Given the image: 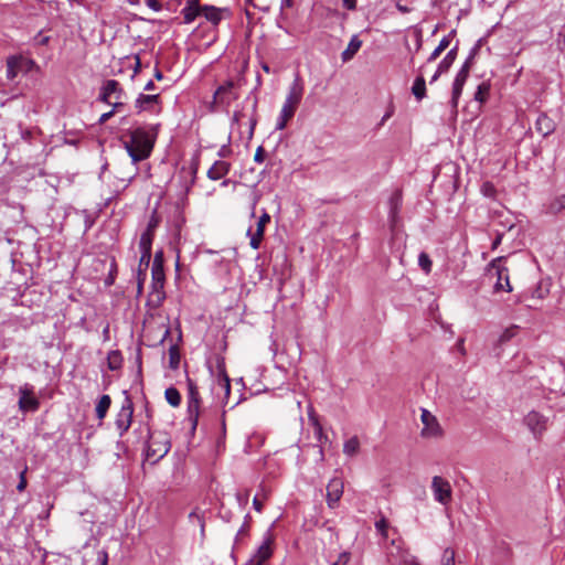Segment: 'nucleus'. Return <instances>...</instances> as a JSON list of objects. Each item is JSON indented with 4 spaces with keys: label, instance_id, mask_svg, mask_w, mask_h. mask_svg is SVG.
Returning a JSON list of instances; mask_svg holds the SVG:
<instances>
[{
    "label": "nucleus",
    "instance_id": "9",
    "mask_svg": "<svg viewBox=\"0 0 565 565\" xmlns=\"http://www.w3.org/2000/svg\"><path fill=\"white\" fill-rule=\"evenodd\" d=\"M235 83L227 81L223 85L218 86L213 95V103L228 107L234 100L238 98V93L235 89Z\"/></svg>",
    "mask_w": 565,
    "mask_h": 565
},
{
    "label": "nucleus",
    "instance_id": "23",
    "mask_svg": "<svg viewBox=\"0 0 565 565\" xmlns=\"http://www.w3.org/2000/svg\"><path fill=\"white\" fill-rule=\"evenodd\" d=\"M159 125L152 126L148 130H143V159L149 157L158 134Z\"/></svg>",
    "mask_w": 565,
    "mask_h": 565
},
{
    "label": "nucleus",
    "instance_id": "52",
    "mask_svg": "<svg viewBox=\"0 0 565 565\" xmlns=\"http://www.w3.org/2000/svg\"><path fill=\"white\" fill-rule=\"evenodd\" d=\"M443 53V51L438 47H436L431 54L428 56L427 58V63H431L434 62L435 60H437L439 57V55Z\"/></svg>",
    "mask_w": 565,
    "mask_h": 565
},
{
    "label": "nucleus",
    "instance_id": "5",
    "mask_svg": "<svg viewBox=\"0 0 565 565\" xmlns=\"http://www.w3.org/2000/svg\"><path fill=\"white\" fill-rule=\"evenodd\" d=\"M431 491L435 501L438 503L443 505H448L450 503L452 499V488L447 479L440 476L433 477Z\"/></svg>",
    "mask_w": 565,
    "mask_h": 565
},
{
    "label": "nucleus",
    "instance_id": "33",
    "mask_svg": "<svg viewBox=\"0 0 565 565\" xmlns=\"http://www.w3.org/2000/svg\"><path fill=\"white\" fill-rule=\"evenodd\" d=\"M164 396H166L167 402L173 407H178L181 403V395H180L179 391L173 386L168 387L166 390Z\"/></svg>",
    "mask_w": 565,
    "mask_h": 565
},
{
    "label": "nucleus",
    "instance_id": "47",
    "mask_svg": "<svg viewBox=\"0 0 565 565\" xmlns=\"http://www.w3.org/2000/svg\"><path fill=\"white\" fill-rule=\"evenodd\" d=\"M146 4L156 12L162 9V3L159 0H146Z\"/></svg>",
    "mask_w": 565,
    "mask_h": 565
},
{
    "label": "nucleus",
    "instance_id": "28",
    "mask_svg": "<svg viewBox=\"0 0 565 565\" xmlns=\"http://www.w3.org/2000/svg\"><path fill=\"white\" fill-rule=\"evenodd\" d=\"M218 374H217V382L220 386L224 390L225 395H230L231 392V380L225 371V366L223 363H218L217 365Z\"/></svg>",
    "mask_w": 565,
    "mask_h": 565
},
{
    "label": "nucleus",
    "instance_id": "12",
    "mask_svg": "<svg viewBox=\"0 0 565 565\" xmlns=\"http://www.w3.org/2000/svg\"><path fill=\"white\" fill-rule=\"evenodd\" d=\"M270 215L266 210H263L262 215L258 218L256 230L253 232L250 228L247 231V235L249 236V245L253 249H258L260 247L262 241L264 238L265 227L270 222Z\"/></svg>",
    "mask_w": 565,
    "mask_h": 565
},
{
    "label": "nucleus",
    "instance_id": "56",
    "mask_svg": "<svg viewBox=\"0 0 565 565\" xmlns=\"http://www.w3.org/2000/svg\"><path fill=\"white\" fill-rule=\"evenodd\" d=\"M343 6L349 10H353L356 7V0H343Z\"/></svg>",
    "mask_w": 565,
    "mask_h": 565
},
{
    "label": "nucleus",
    "instance_id": "44",
    "mask_svg": "<svg viewBox=\"0 0 565 565\" xmlns=\"http://www.w3.org/2000/svg\"><path fill=\"white\" fill-rule=\"evenodd\" d=\"M143 260L147 258V263L150 259V239L147 237V235L143 233Z\"/></svg>",
    "mask_w": 565,
    "mask_h": 565
},
{
    "label": "nucleus",
    "instance_id": "26",
    "mask_svg": "<svg viewBox=\"0 0 565 565\" xmlns=\"http://www.w3.org/2000/svg\"><path fill=\"white\" fill-rule=\"evenodd\" d=\"M458 53V46L450 49L445 57L439 62V73H447L454 64Z\"/></svg>",
    "mask_w": 565,
    "mask_h": 565
},
{
    "label": "nucleus",
    "instance_id": "3",
    "mask_svg": "<svg viewBox=\"0 0 565 565\" xmlns=\"http://www.w3.org/2000/svg\"><path fill=\"white\" fill-rule=\"evenodd\" d=\"M170 449V440L166 433H152L149 436L145 459L156 463L163 458Z\"/></svg>",
    "mask_w": 565,
    "mask_h": 565
},
{
    "label": "nucleus",
    "instance_id": "35",
    "mask_svg": "<svg viewBox=\"0 0 565 565\" xmlns=\"http://www.w3.org/2000/svg\"><path fill=\"white\" fill-rule=\"evenodd\" d=\"M186 385H188V401L186 402H201L200 393H199L198 386L194 383V381L188 377Z\"/></svg>",
    "mask_w": 565,
    "mask_h": 565
},
{
    "label": "nucleus",
    "instance_id": "22",
    "mask_svg": "<svg viewBox=\"0 0 565 565\" xmlns=\"http://www.w3.org/2000/svg\"><path fill=\"white\" fill-rule=\"evenodd\" d=\"M224 11H226V9L203 4L202 15L213 25H217L223 19Z\"/></svg>",
    "mask_w": 565,
    "mask_h": 565
},
{
    "label": "nucleus",
    "instance_id": "58",
    "mask_svg": "<svg viewBox=\"0 0 565 565\" xmlns=\"http://www.w3.org/2000/svg\"><path fill=\"white\" fill-rule=\"evenodd\" d=\"M471 63H472V56H469L465 63L462 64V66L460 67V70H466L468 73L470 72V67H471Z\"/></svg>",
    "mask_w": 565,
    "mask_h": 565
},
{
    "label": "nucleus",
    "instance_id": "53",
    "mask_svg": "<svg viewBox=\"0 0 565 565\" xmlns=\"http://www.w3.org/2000/svg\"><path fill=\"white\" fill-rule=\"evenodd\" d=\"M159 331H160L159 342H162L169 335V328L164 323H162Z\"/></svg>",
    "mask_w": 565,
    "mask_h": 565
},
{
    "label": "nucleus",
    "instance_id": "57",
    "mask_svg": "<svg viewBox=\"0 0 565 565\" xmlns=\"http://www.w3.org/2000/svg\"><path fill=\"white\" fill-rule=\"evenodd\" d=\"M253 507H254V509L257 512H262L263 511V503L258 500L257 497H255L254 500H253Z\"/></svg>",
    "mask_w": 565,
    "mask_h": 565
},
{
    "label": "nucleus",
    "instance_id": "19",
    "mask_svg": "<svg viewBox=\"0 0 565 565\" xmlns=\"http://www.w3.org/2000/svg\"><path fill=\"white\" fill-rule=\"evenodd\" d=\"M30 61L22 56H10L7 60V78L14 79L20 72H22Z\"/></svg>",
    "mask_w": 565,
    "mask_h": 565
},
{
    "label": "nucleus",
    "instance_id": "48",
    "mask_svg": "<svg viewBox=\"0 0 565 565\" xmlns=\"http://www.w3.org/2000/svg\"><path fill=\"white\" fill-rule=\"evenodd\" d=\"M255 162L262 163L265 160V150L262 146H259L256 149L255 156H254Z\"/></svg>",
    "mask_w": 565,
    "mask_h": 565
},
{
    "label": "nucleus",
    "instance_id": "60",
    "mask_svg": "<svg viewBox=\"0 0 565 565\" xmlns=\"http://www.w3.org/2000/svg\"><path fill=\"white\" fill-rule=\"evenodd\" d=\"M501 241H502V234H498L497 237L494 238V241L492 242L491 248L497 249L498 246L501 244Z\"/></svg>",
    "mask_w": 565,
    "mask_h": 565
},
{
    "label": "nucleus",
    "instance_id": "34",
    "mask_svg": "<svg viewBox=\"0 0 565 565\" xmlns=\"http://www.w3.org/2000/svg\"><path fill=\"white\" fill-rule=\"evenodd\" d=\"M159 94H143V111L150 107V105H154V114H159L161 111V106L159 103Z\"/></svg>",
    "mask_w": 565,
    "mask_h": 565
},
{
    "label": "nucleus",
    "instance_id": "62",
    "mask_svg": "<svg viewBox=\"0 0 565 565\" xmlns=\"http://www.w3.org/2000/svg\"><path fill=\"white\" fill-rule=\"evenodd\" d=\"M422 43H423V40H422V33L420 32H417L416 33V51H419L420 47H422Z\"/></svg>",
    "mask_w": 565,
    "mask_h": 565
},
{
    "label": "nucleus",
    "instance_id": "32",
    "mask_svg": "<svg viewBox=\"0 0 565 565\" xmlns=\"http://www.w3.org/2000/svg\"><path fill=\"white\" fill-rule=\"evenodd\" d=\"M547 210L552 214H558L559 212L565 210V194L555 196L548 204Z\"/></svg>",
    "mask_w": 565,
    "mask_h": 565
},
{
    "label": "nucleus",
    "instance_id": "40",
    "mask_svg": "<svg viewBox=\"0 0 565 565\" xmlns=\"http://www.w3.org/2000/svg\"><path fill=\"white\" fill-rule=\"evenodd\" d=\"M489 94V85L482 83L478 86L477 92L475 94V99L483 103Z\"/></svg>",
    "mask_w": 565,
    "mask_h": 565
},
{
    "label": "nucleus",
    "instance_id": "1",
    "mask_svg": "<svg viewBox=\"0 0 565 565\" xmlns=\"http://www.w3.org/2000/svg\"><path fill=\"white\" fill-rule=\"evenodd\" d=\"M303 82L299 74H296L292 83L288 88V93L280 114L276 121V129L282 130L286 128L288 121L294 117L303 95Z\"/></svg>",
    "mask_w": 565,
    "mask_h": 565
},
{
    "label": "nucleus",
    "instance_id": "42",
    "mask_svg": "<svg viewBox=\"0 0 565 565\" xmlns=\"http://www.w3.org/2000/svg\"><path fill=\"white\" fill-rule=\"evenodd\" d=\"M351 554L349 552H342L339 554L335 562H333L331 565H348L350 562Z\"/></svg>",
    "mask_w": 565,
    "mask_h": 565
},
{
    "label": "nucleus",
    "instance_id": "54",
    "mask_svg": "<svg viewBox=\"0 0 565 565\" xmlns=\"http://www.w3.org/2000/svg\"><path fill=\"white\" fill-rule=\"evenodd\" d=\"M395 6H396V9L401 12V13H409L412 11V9L407 6H404L398 1H395Z\"/></svg>",
    "mask_w": 565,
    "mask_h": 565
},
{
    "label": "nucleus",
    "instance_id": "29",
    "mask_svg": "<svg viewBox=\"0 0 565 565\" xmlns=\"http://www.w3.org/2000/svg\"><path fill=\"white\" fill-rule=\"evenodd\" d=\"M111 404L109 395H103L96 405V416L98 419H104Z\"/></svg>",
    "mask_w": 565,
    "mask_h": 565
},
{
    "label": "nucleus",
    "instance_id": "64",
    "mask_svg": "<svg viewBox=\"0 0 565 565\" xmlns=\"http://www.w3.org/2000/svg\"><path fill=\"white\" fill-rule=\"evenodd\" d=\"M153 262L163 263V252L159 250L154 254Z\"/></svg>",
    "mask_w": 565,
    "mask_h": 565
},
{
    "label": "nucleus",
    "instance_id": "16",
    "mask_svg": "<svg viewBox=\"0 0 565 565\" xmlns=\"http://www.w3.org/2000/svg\"><path fill=\"white\" fill-rule=\"evenodd\" d=\"M203 4L199 0H188L185 6L181 9V15L183 23L190 24L195 21L196 18L202 15Z\"/></svg>",
    "mask_w": 565,
    "mask_h": 565
},
{
    "label": "nucleus",
    "instance_id": "46",
    "mask_svg": "<svg viewBox=\"0 0 565 565\" xmlns=\"http://www.w3.org/2000/svg\"><path fill=\"white\" fill-rule=\"evenodd\" d=\"M118 110H119V109H115V108L113 107V109H111L110 111L104 113V114L99 117V119H98V124H99V125L105 124V122H106V121H108V120L114 116V114H115L116 111H118Z\"/></svg>",
    "mask_w": 565,
    "mask_h": 565
},
{
    "label": "nucleus",
    "instance_id": "13",
    "mask_svg": "<svg viewBox=\"0 0 565 565\" xmlns=\"http://www.w3.org/2000/svg\"><path fill=\"white\" fill-rule=\"evenodd\" d=\"M343 481L341 478H332L327 486V504L334 509L343 494Z\"/></svg>",
    "mask_w": 565,
    "mask_h": 565
},
{
    "label": "nucleus",
    "instance_id": "2",
    "mask_svg": "<svg viewBox=\"0 0 565 565\" xmlns=\"http://www.w3.org/2000/svg\"><path fill=\"white\" fill-rule=\"evenodd\" d=\"M151 276L152 284L148 296L147 306L156 308L163 301L166 297L163 291L166 280L163 263L152 262Z\"/></svg>",
    "mask_w": 565,
    "mask_h": 565
},
{
    "label": "nucleus",
    "instance_id": "43",
    "mask_svg": "<svg viewBox=\"0 0 565 565\" xmlns=\"http://www.w3.org/2000/svg\"><path fill=\"white\" fill-rule=\"evenodd\" d=\"M136 271H137V276H136L137 296H140L141 295V258L138 262Z\"/></svg>",
    "mask_w": 565,
    "mask_h": 565
},
{
    "label": "nucleus",
    "instance_id": "11",
    "mask_svg": "<svg viewBox=\"0 0 565 565\" xmlns=\"http://www.w3.org/2000/svg\"><path fill=\"white\" fill-rule=\"evenodd\" d=\"M122 142L129 156L135 162L141 160V129L137 128L127 136H124Z\"/></svg>",
    "mask_w": 565,
    "mask_h": 565
},
{
    "label": "nucleus",
    "instance_id": "41",
    "mask_svg": "<svg viewBox=\"0 0 565 565\" xmlns=\"http://www.w3.org/2000/svg\"><path fill=\"white\" fill-rule=\"evenodd\" d=\"M136 352L137 372L141 373V335H139L136 340Z\"/></svg>",
    "mask_w": 565,
    "mask_h": 565
},
{
    "label": "nucleus",
    "instance_id": "17",
    "mask_svg": "<svg viewBox=\"0 0 565 565\" xmlns=\"http://www.w3.org/2000/svg\"><path fill=\"white\" fill-rule=\"evenodd\" d=\"M469 76V73L466 70H459L456 74V77L452 83V90H451V107L454 109L457 108L459 98L462 93V88L467 82V78Z\"/></svg>",
    "mask_w": 565,
    "mask_h": 565
},
{
    "label": "nucleus",
    "instance_id": "63",
    "mask_svg": "<svg viewBox=\"0 0 565 565\" xmlns=\"http://www.w3.org/2000/svg\"><path fill=\"white\" fill-rule=\"evenodd\" d=\"M157 87L154 86L153 81H149L143 85V90H154Z\"/></svg>",
    "mask_w": 565,
    "mask_h": 565
},
{
    "label": "nucleus",
    "instance_id": "10",
    "mask_svg": "<svg viewBox=\"0 0 565 565\" xmlns=\"http://www.w3.org/2000/svg\"><path fill=\"white\" fill-rule=\"evenodd\" d=\"M424 425L420 435L425 438H436L441 436L443 430L437 418L427 409H422L420 415Z\"/></svg>",
    "mask_w": 565,
    "mask_h": 565
},
{
    "label": "nucleus",
    "instance_id": "49",
    "mask_svg": "<svg viewBox=\"0 0 565 565\" xmlns=\"http://www.w3.org/2000/svg\"><path fill=\"white\" fill-rule=\"evenodd\" d=\"M25 472H26V470H24V471H22L20 473V480H19V483L17 486V490L19 492H22L26 488L28 483H26Z\"/></svg>",
    "mask_w": 565,
    "mask_h": 565
},
{
    "label": "nucleus",
    "instance_id": "25",
    "mask_svg": "<svg viewBox=\"0 0 565 565\" xmlns=\"http://www.w3.org/2000/svg\"><path fill=\"white\" fill-rule=\"evenodd\" d=\"M361 45L362 41L356 35H353L348 44V47L341 54L342 61H350L360 50Z\"/></svg>",
    "mask_w": 565,
    "mask_h": 565
},
{
    "label": "nucleus",
    "instance_id": "31",
    "mask_svg": "<svg viewBox=\"0 0 565 565\" xmlns=\"http://www.w3.org/2000/svg\"><path fill=\"white\" fill-rule=\"evenodd\" d=\"M122 364V355L118 350L110 351L107 355V365L111 371L119 370Z\"/></svg>",
    "mask_w": 565,
    "mask_h": 565
},
{
    "label": "nucleus",
    "instance_id": "55",
    "mask_svg": "<svg viewBox=\"0 0 565 565\" xmlns=\"http://www.w3.org/2000/svg\"><path fill=\"white\" fill-rule=\"evenodd\" d=\"M482 192L486 195H491V193L493 192V185L491 183H489V182L483 183Z\"/></svg>",
    "mask_w": 565,
    "mask_h": 565
},
{
    "label": "nucleus",
    "instance_id": "30",
    "mask_svg": "<svg viewBox=\"0 0 565 565\" xmlns=\"http://www.w3.org/2000/svg\"><path fill=\"white\" fill-rule=\"evenodd\" d=\"M360 450V440L356 436L351 437L343 444V452L349 457L355 456Z\"/></svg>",
    "mask_w": 565,
    "mask_h": 565
},
{
    "label": "nucleus",
    "instance_id": "39",
    "mask_svg": "<svg viewBox=\"0 0 565 565\" xmlns=\"http://www.w3.org/2000/svg\"><path fill=\"white\" fill-rule=\"evenodd\" d=\"M375 529L384 540L387 539L388 522L385 518H381L375 522Z\"/></svg>",
    "mask_w": 565,
    "mask_h": 565
},
{
    "label": "nucleus",
    "instance_id": "18",
    "mask_svg": "<svg viewBox=\"0 0 565 565\" xmlns=\"http://www.w3.org/2000/svg\"><path fill=\"white\" fill-rule=\"evenodd\" d=\"M201 414V402H186V417L185 422L190 426V434L193 436L195 434L199 418Z\"/></svg>",
    "mask_w": 565,
    "mask_h": 565
},
{
    "label": "nucleus",
    "instance_id": "27",
    "mask_svg": "<svg viewBox=\"0 0 565 565\" xmlns=\"http://www.w3.org/2000/svg\"><path fill=\"white\" fill-rule=\"evenodd\" d=\"M412 93L417 100L426 97V81L423 75H418L412 86Z\"/></svg>",
    "mask_w": 565,
    "mask_h": 565
},
{
    "label": "nucleus",
    "instance_id": "59",
    "mask_svg": "<svg viewBox=\"0 0 565 565\" xmlns=\"http://www.w3.org/2000/svg\"><path fill=\"white\" fill-rule=\"evenodd\" d=\"M249 493L246 492L245 494L237 493L236 498L241 503H247Z\"/></svg>",
    "mask_w": 565,
    "mask_h": 565
},
{
    "label": "nucleus",
    "instance_id": "24",
    "mask_svg": "<svg viewBox=\"0 0 565 565\" xmlns=\"http://www.w3.org/2000/svg\"><path fill=\"white\" fill-rule=\"evenodd\" d=\"M536 130L544 137L551 135L554 131V122L545 114H541L535 122Z\"/></svg>",
    "mask_w": 565,
    "mask_h": 565
},
{
    "label": "nucleus",
    "instance_id": "8",
    "mask_svg": "<svg viewBox=\"0 0 565 565\" xmlns=\"http://www.w3.org/2000/svg\"><path fill=\"white\" fill-rule=\"evenodd\" d=\"M273 536L268 533L256 552L243 565H267L273 555Z\"/></svg>",
    "mask_w": 565,
    "mask_h": 565
},
{
    "label": "nucleus",
    "instance_id": "36",
    "mask_svg": "<svg viewBox=\"0 0 565 565\" xmlns=\"http://www.w3.org/2000/svg\"><path fill=\"white\" fill-rule=\"evenodd\" d=\"M311 419V424L313 426V433H315V437L316 439L322 444L324 441L328 440V436L323 433V428H322V425L319 423V420L317 418H310Z\"/></svg>",
    "mask_w": 565,
    "mask_h": 565
},
{
    "label": "nucleus",
    "instance_id": "15",
    "mask_svg": "<svg viewBox=\"0 0 565 565\" xmlns=\"http://www.w3.org/2000/svg\"><path fill=\"white\" fill-rule=\"evenodd\" d=\"M40 406V402L38 398L33 395L32 388L28 386H23L20 388V398H19V407L23 412L38 411Z\"/></svg>",
    "mask_w": 565,
    "mask_h": 565
},
{
    "label": "nucleus",
    "instance_id": "61",
    "mask_svg": "<svg viewBox=\"0 0 565 565\" xmlns=\"http://www.w3.org/2000/svg\"><path fill=\"white\" fill-rule=\"evenodd\" d=\"M100 565H107L108 556L106 552L99 553Z\"/></svg>",
    "mask_w": 565,
    "mask_h": 565
},
{
    "label": "nucleus",
    "instance_id": "38",
    "mask_svg": "<svg viewBox=\"0 0 565 565\" xmlns=\"http://www.w3.org/2000/svg\"><path fill=\"white\" fill-rule=\"evenodd\" d=\"M418 265L426 273L429 274L431 270L433 263L426 253H420L418 256Z\"/></svg>",
    "mask_w": 565,
    "mask_h": 565
},
{
    "label": "nucleus",
    "instance_id": "7",
    "mask_svg": "<svg viewBox=\"0 0 565 565\" xmlns=\"http://www.w3.org/2000/svg\"><path fill=\"white\" fill-rule=\"evenodd\" d=\"M504 257H497L492 259L489 264V267L495 269L498 279L493 286L495 292L500 291H512V286L509 279V270L507 267L502 266V260Z\"/></svg>",
    "mask_w": 565,
    "mask_h": 565
},
{
    "label": "nucleus",
    "instance_id": "4",
    "mask_svg": "<svg viewBox=\"0 0 565 565\" xmlns=\"http://www.w3.org/2000/svg\"><path fill=\"white\" fill-rule=\"evenodd\" d=\"M124 97L125 93L120 84L115 79H107L100 88L98 99L115 109H120L124 106Z\"/></svg>",
    "mask_w": 565,
    "mask_h": 565
},
{
    "label": "nucleus",
    "instance_id": "50",
    "mask_svg": "<svg viewBox=\"0 0 565 565\" xmlns=\"http://www.w3.org/2000/svg\"><path fill=\"white\" fill-rule=\"evenodd\" d=\"M260 196H262V194H260L259 192H257V191H255V192L253 193V199H252V212H250V215H252V216H255V209H256L257 203H258V202H259V200H260Z\"/></svg>",
    "mask_w": 565,
    "mask_h": 565
},
{
    "label": "nucleus",
    "instance_id": "51",
    "mask_svg": "<svg viewBox=\"0 0 565 565\" xmlns=\"http://www.w3.org/2000/svg\"><path fill=\"white\" fill-rule=\"evenodd\" d=\"M450 45V34L444 36L439 44L437 45L438 49H440L443 52Z\"/></svg>",
    "mask_w": 565,
    "mask_h": 565
},
{
    "label": "nucleus",
    "instance_id": "45",
    "mask_svg": "<svg viewBox=\"0 0 565 565\" xmlns=\"http://www.w3.org/2000/svg\"><path fill=\"white\" fill-rule=\"evenodd\" d=\"M116 270H117L116 264L113 262L110 273H109L108 277L105 279L106 286H111L114 284Z\"/></svg>",
    "mask_w": 565,
    "mask_h": 565
},
{
    "label": "nucleus",
    "instance_id": "20",
    "mask_svg": "<svg viewBox=\"0 0 565 565\" xmlns=\"http://www.w3.org/2000/svg\"><path fill=\"white\" fill-rule=\"evenodd\" d=\"M231 170V163L223 160L215 161L207 170V178L212 181L223 179Z\"/></svg>",
    "mask_w": 565,
    "mask_h": 565
},
{
    "label": "nucleus",
    "instance_id": "14",
    "mask_svg": "<svg viewBox=\"0 0 565 565\" xmlns=\"http://www.w3.org/2000/svg\"><path fill=\"white\" fill-rule=\"evenodd\" d=\"M132 402L128 395H126L125 401L122 403L121 409L119 411L117 418H116V425L117 428L121 431L128 430L130 427L131 420H132Z\"/></svg>",
    "mask_w": 565,
    "mask_h": 565
},
{
    "label": "nucleus",
    "instance_id": "6",
    "mask_svg": "<svg viewBox=\"0 0 565 565\" xmlns=\"http://www.w3.org/2000/svg\"><path fill=\"white\" fill-rule=\"evenodd\" d=\"M523 423L534 438L540 439L547 429L548 418L536 411H531L524 416Z\"/></svg>",
    "mask_w": 565,
    "mask_h": 565
},
{
    "label": "nucleus",
    "instance_id": "37",
    "mask_svg": "<svg viewBox=\"0 0 565 565\" xmlns=\"http://www.w3.org/2000/svg\"><path fill=\"white\" fill-rule=\"evenodd\" d=\"M455 556H456V552L454 548H451V547L445 548L443 556H441L440 565H456Z\"/></svg>",
    "mask_w": 565,
    "mask_h": 565
},
{
    "label": "nucleus",
    "instance_id": "21",
    "mask_svg": "<svg viewBox=\"0 0 565 565\" xmlns=\"http://www.w3.org/2000/svg\"><path fill=\"white\" fill-rule=\"evenodd\" d=\"M388 205H390V212H388V218H390V222L392 223V225H395L396 222H397V218H398V213L401 211V207H402V193L401 191H395L390 200H388Z\"/></svg>",
    "mask_w": 565,
    "mask_h": 565
}]
</instances>
